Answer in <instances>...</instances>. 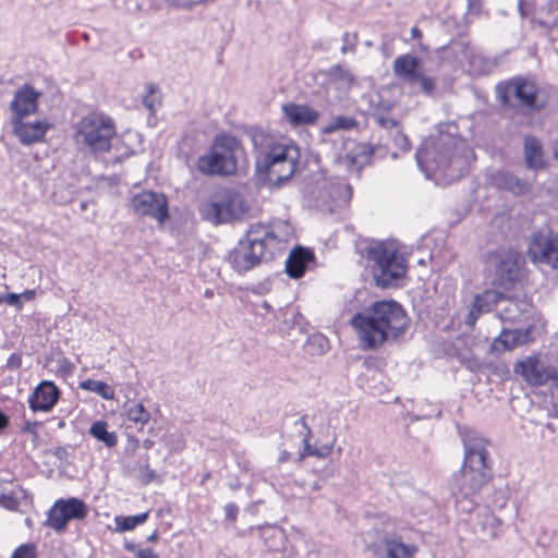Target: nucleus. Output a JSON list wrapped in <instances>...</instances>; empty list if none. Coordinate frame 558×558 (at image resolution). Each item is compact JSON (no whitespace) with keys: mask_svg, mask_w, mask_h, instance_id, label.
I'll return each mask as SVG.
<instances>
[{"mask_svg":"<svg viewBox=\"0 0 558 558\" xmlns=\"http://www.w3.org/2000/svg\"><path fill=\"white\" fill-rule=\"evenodd\" d=\"M464 456L461 469L453 473L449 489L457 508L470 513L476 507L475 498L493 478L487 441L475 432L462 435Z\"/></svg>","mask_w":558,"mask_h":558,"instance_id":"f257e3e1","label":"nucleus"},{"mask_svg":"<svg viewBox=\"0 0 558 558\" xmlns=\"http://www.w3.org/2000/svg\"><path fill=\"white\" fill-rule=\"evenodd\" d=\"M351 325L363 349H376L389 340H398L409 326L403 307L396 301H378L356 313Z\"/></svg>","mask_w":558,"mask_h":558,"instance_id":"f03ea898","label":"nucleus"},{"mask_svg":"<svg viewBox=\"0 0 558 558\" xmlns=\"http://www.w3.org/2000/svg\"><path fill=\"white\" fill-rule=\"evenodd\" d=\"M415 158L427 178L450 183L461 178L466 169L468 147L461 138L440 135L426 141Z\"/></svg>","mask_w":558,"mask_h":558,"instance_id":"7ed1b4c3","label":"nucleus"},{"mask_svg":"<svg viewBox=\"0 0 558 558\" xmlns=\"http://www.w3.org/2000/svg\"><path fill=\"white\" fill-rule=\"evenodd\" d=\"M278 240L267 226L255 225L250 228L230 255V262L239 272L247 271L274 257Z\"/></svg>","mask_w":558,"mask_h":558,"instance_id":"20e7f679","label":"nucleus"},{"mask_svg":"<svg viewBox=\"0 0 558 558\" xmlns=\"http://www.w3.org/2000/svg\"><path fill=\"white\" fill-rule=\"evenodd\" d=\"M300 159L299 148L288 140L274 141L256 158V170L277 184L290 179Z\"/></svg>","mask_w":558,"mask_h":558,"instance_id":"39448f33","label":"nucleus"},{"mask_svg":"<svg viewBox=\"0 0 558 558\" xmlns=\"http://www.w3.org/2000/svg\"><path fill=\"white\" fill-rule=\"evenodd\" d=\"M116 133L114 122L109 116L90 112L74 125L73 141L86 153L105 154L111 149Z\"/></svg>","mask_w":558,"mask_h":558,"instance_id":"423d86ee","label":"nucleus"},{"mask_svg":"<svg viewBox=\"0 0 558 558\" xmlns=\"http://www.w3.org/2000/svg\"><path fill=\"white\" fill-rule=\"evenodd\" d=\"M372 262V275L376 286L388 288L397 284L408 269L405 257L400 254L393 244L375 243L367 250Z\"/></svg>","mask_w":558,"mask_h":558,"instance_id":"0eeeda50","label":"nucleus"},{"mask_svg":"<svg viewBox=\"0 0 558 558\" xmlns=\"http://www.w3.org/2000/svg\"><path fill=\"white\" fill-rule=\"evenodd\" d=\"M247 210V202L233 189L218 190L207 202L199 206L202 218L216 226L240 219Z\"/></svg>","mask_w":558,"mask_h":558,"instance_id":"6e6552de","label":"nucleus"},{"mask_svg":"<svg viewBox=\"0 0 558 558\" xmlns=\"http://www.w3.org/2000/svg\"><path fill=\"white\" fill-rule=\"evenodd\" d=\"M238 142L233 136L219 135L209 153L197 160V169L204 174L230 175L236 170L234 151Z\"/></svg>","mask_w":558,"mask_h":558,"instance_id":"1a4fd4ad","label":"nucleus"},{"mask_svg":"<svg viewBox=\"0 0 558 558\" xmlns=\"http://www.w3.org/2000/svg\"><path fill=\"white\" fill-rule=\"evenodd\" d=\"M527 255L531 262L539 267L558 269V232L547 230L533 233Z\"/></svg>","mask_w":558,"mask_h":558,"instance_id":"9d476101","label":"nucleus"},{"mask_svg":"<svg viewBox=\"0 0 558 558\" xmlns=\"http://www.w3.org/2000/svg\"><path fill=\"white\" fill-rule=\"evenodd\" d=\"M536 93L535 84L522 78H514L497 86L499 99L509 107L536 108Z\"/></svg>","mask_w":558,"mask_h":558,"instance_id":"9b49d317","label":"nucleus"},{"mask_svg":"<svg viewBox=\"0 0 558 558\" xmlns=\"http://www.w3.org/2000/svg\"><path fill=\"white\" fill-rule=\"evenodd\" d=\"M86 515L87 507L83 500L59 499L48 512L47 525L57 532H62L71 520H81Z\"/></svg>","mask_w":558,"mask_h":558,"instance_id":"f8f14e48","label":"nucleus"},{"mask_svg":"<svg viewBox=\"0 0 558 558\" xmlns=\"http://www.w3.org/2000/svg\"><path fill=\"white\" fill-rule=\"evenodd\" d=\"M514 372L533 386L558 385L557 368L551 365H545L536 355L517 362Z\"/></svg>","mask_w":558,"mask_h":558,"instance_id":"ddd939ff","label":"nucleus"},{"mask_svg":"<svg viewBox=\"0 0 558 558\" xmlns=\"http://www.w3.org/2000/svg\"><path fill=\"white\" fill-rule=\"evenodd\" d=\"M130 206L138 216H149L159 223H163L168 217V202L163 194L151 191H143L131 197Z\"/></svg>","mask_w":558,"mask_h":558,"instance_id":"4468645a","label":"nucleus"},{"mask_svg":"<svg viewBox=\"0 0 558 558\" xmlns=\"http://www.w3.org/2000/svg\"><path fill=\"white\" fill-rule=\"evenodd\" d=\"M521 272V257L512 250L499 251L495 255L494 283L510 289L519 280Z\"/></svg>","mask_w":558,"mask_h":558,"instance_id":"2eb2a0df","label":"nucleus"},{"mask_svg":"<svg viewBox=\"0 0 558 558\" xmlns=\"http://www.w3.org/2000/svg\"><path fill=\"white\" fill-rule=\"evenodd\" d=\"M11 124L14 135L25 146L41 143L51 128L46 119L29 121L28 118H11Z\"/></svg>","mask_w":558,"mask_h":558,"instance_id":"dca6fc26","label":"nucleus"},{"mask_svg":"<svg viewBox=\"0 0 558 558\" xmlns=\"http://www.w3.org/2000/svg\"><path fill=\"white\" fill-rule=\"evenodd\" d=\"M344 153L339 154L335 160L336 165L345 168L347 171L359 172L367 163L369 154L365 145L354 141H344Z\"/></svg>","mask_w":558,"mask_h":558,"instance_id":"f3484780","label":"nucleus"},{"mask_svg":"<svg viewBox=\"0 0 558 558\" xmlns=\"http://www.w3.org/2000/svg\"><path fill=\"white\" fill-rule=\"evenodd\" d=\"M41 93L35 90L32 86L25 85L20 88L11 104L10 109L12 111L11 118H28L34 114L38 109V99Z\"/></svg>","mask_w":558,"mask_h":558,"instance_id":"a211bd4d","label":"nucleus"},{"mask_svg":"<svg viewBox=\"0 0 558 558\" xmlns=\"http://www.w3.org/2000/svg\"><path fill=\"white\" fill-rule=\"evenodd\" d=\"M532 340L531 327L525 329H502L498 337L494 339L489 351L497 355L515 349Z\"/></svg>","mask_w":558,"mask_h":558,"instance_id":"6ab92c4d","label":"nucleus"},{"mask_svg":"<svg viewBox=\"0 0 558 558\" xmlns=\"http://www.w3.org/2000/svg\"><path fill=\"white\" fill-rule=\"evenodd\" d=\"M315 183L318 190L324 193L320 197L324 199L328 197L336 205L347 204L352 196L351 186L343 180L326 179L324 173H319V178L315 179Z\"/></svg>","mask_w":558,"mask_h":558,"instance_id":"aec40b11","label":"nucleus"},{"mask_svg":"<svg viewBox=\"0 0 558 558\" xmlns=\"http://www.w3.org/2000/svg\"><path fill=\"white\" fill-rule=\"evenodd\" d=\"M59 399V390L52 381L40 383L28 398L29 408L34 411H50Z\"/></svg>","mask_w":558,"mask_h":558,"instance_id":"412c9836","label":"nucleus"},{"mask_svg":"<svg viewBox=\"0 0 558 558\" xmlns=\"http://www.w3.org/2000/svg\"><path fill=\"white\" fill-rule=\"evenodd\" d=\"M416 547L403 543L399 537L387 535L378 545L379 558H414Z\"/></svg>","mask_w":558,"mask_h":558,"instance_id":"4be33fe9","label":"nucleus"},{"mask_svg":"<svg viewBox=\"0 0 558 558\" xmlns=\"http://www.w3.org/2000/svg\"><path fill=\"white\" fill-rule=\"evenodd\" d=\"M395 75L407 84H414L422 71L420 70V60L410 54H401L395 59L392 64Z\"/></svg>","mask_w":558,"mask_h":558,"instance_id":"5701e85b","label":"nucleus"},{"mask_svg":"<svg viewBox=\"0 0 558 558\" xmlns=\"http://www.w3.org/2000/svg\"><path fill=\"white\" fill-rule=\"evenodd\" d=\"M500 293L495 290H487L475 296L473 305L465 318V324L474 326L481 314L489 312L493 306H499Z\"/></svg>","mask_w":558,"mask_h":558,"instance_id":"b1692460","label":"nucleus"},{"mask_svg":"<svg viewBox=\"0 0 558 558\" xmlns=\"http://www.w3.org/2000/svg\"><path fill=\"white\" fill-rule=\"evenodd\" d=\"M499 302L498 316L501 320L506 322L520 320L530 308V304L526 301L506 299L502 294H500Z\"/></svg>","mask_w":558,"mask_h":558,"instance_id":"393cba45","label":"nucleus"},{"mask_svg":"<svg viewBox=\"0 0 558 558\" xmlns=\"http://www.w3.org/2000/svg\"><path fill=\"white\" fill-rule=\"evenodd\" d=\"M286 118L293 125L313 124L318 119V112L306 105L287 104L282 106Z\"/></svg>","mask_w":558,"mask_h":558,"instance_id":"a878e982","label":"nucleus"},{"mask_svg":"<svg viewBox=\"0 0 558 558\" xmlns=\"http://www.w3.org/2000/svg\"><path fill=\"white\" fill-rule=\"evenodd\" d=\"M312 259L313 253L311 251L303 247L293 250L286 262L287 274L292 278H300Z\"/></svg>","mask_w":558,"mask_h":558,"instance_id":"bb28decb","label":"nucleus"},{"mask_svg":"<svg viewBox=\"0 0 558 558\" xmlns=\"http://www.w3.org/2000/svg\"><path fill=\"white\" fill-rule=\"evenodd\" d=\"M524 161L527 168L536 171L544 167L543 147L534 136L524 137Z\"/></svg>","mask_w":558,"mask_h":558,"instance_id":"cd10ccee","label":"nucleus"},{"mask_svg":"<svg viewBox=\"0 0 558 558\" xmlns=\"http://www.w3.org/2000/svg\"><path fill=\"white\" fill-rule=\"evenodd\" d=\"M495 183L513 195H523L530 191V183L509 172H499L495 178Z\"/></svg>","mask_w":558,"mask_h":558,"instance_id":"c85d7f7f","label":"nucleus"},{"mask_svg":"<svg viewBox=\"0 0 558 558\" xmlns=\"http://www.w3.org/2000/svg\"><path fill=\"white\" fill-rule=\"evenodd\" d=\"M89 434L109 448L114 447L118 442L117 434L114 432H109L108 423L102 420L95 421L92 424Z\"/></svg>","mask_w":558,"mask_h":558,"instance_id":"c756f323","label":"nucleus"},{"mask_svg":"<svg viewBox=\"0 0 558 558\" xmlns=\"http://www.w3.org/2000/svg\"><path fill=\"white\" fill-rule=\"evenodd\" d=\"M149 517V511L138 513L136 515H117L114 518L116 527L114 531L118 533H123L126 531L134 530L137 525L143 524L147 521Z\"/></svg>","mask_w":558,"mask_h":558,"instance_id":"7c9ffc66","label":"nucleus"},{"mask_svg":"<svg viewBox=\"0 0 558 558\" xmlns=\"http://www.w3.org/2000/svg\"><path fill=\"white\" fill-rule=\"evenodd\" d=\"M124 415L128 421L140 425L142 429L150 420V412L142 403H133L125 407Z\"/></svg>","mask_w":558,"mask_h":558,"instance_id":"2f4dec72","label":"nucleus"},{"mask_svg":"<svg viewBox=\"0 0 558 558\" xmlns=\"http://www.w3.org/2000/svg\"><path fill=\"white\" fill-rule=\"evenodd\" d=\"M78 387L83 390L94 392L105 400L114 399V390L105 381L86 379L80 383Z\"/></svg>","mask_w":558,"mask_h":558,"instance_id":"473e14b6","label":"nucleus"},{"mask_svg":"<svg viewBox=\"0 0 558 558\" xmlns=\"http://www.w3.org/2000/svg\"><path fill=\"white\" fill-rule=\"evenodd\" d=\"M146 92L143 95L142 102L144 107L153 114L161 106V96L158 88L153 84L146 85Z\"/></svg>","mask_w":558,"mask_h":558,"instance_id":"72a5a7b5","label":"nucleus"},{"mask_svg":"<svg viewBox=\"0 0 558 558\" xmlns=\"http://www.w3.org/2000/svg\"><path fill=\"white\" fill-rule=\"evenodd\" d=\"M356 125V121L351 117L338 116L332 118L323 129L325 134H330L339 130H350Z\"/></svg>","mask_w":558,"mask_h":558,"instance_id":"f704fd0d","label":"nucleus"},{"mask_svg":"<svg viewBox=\"0 0 558 558\" xmlns=\"http://www.w3.org/2000/svg\"><path fill=\"white\" fill-rule=\"evenodd\" d=\"M470 66L474 74H484L487 73L492 66L494 65L490 60L485 58L480 52H472L470 56Z\"/></svg>","mask_w":558,"mask_h":558,"instance_id":"c9c22d12","label":"nucleus"},{"mask_svg":"<svg viewBox=\"0 0 558 558\" xmlns=\"http://www.w3.org/2000/svg\"><path fill=\"white\" fill-rule=\"evenodd\" d=\"M329 76L337 82L343 83L345 86H352L355 82L351 71L340 64L332 65L329 70Z\"/></svg>","mask_w":558,"mask_h":558,"instance_id":"e433bc0d","label":"nucleus"},{"mask_svg":"<svg viewBox=\"0 0 558 558\" xmlns=\"http://www.w3.org/2000/svg\"><path fill=\"white\" fill-rule=\"evenodd\" d=\"M310 434H311V432H310V429H307V435L305 436V438L303 440L304 441V451L300 456L299 460H302L305 456L327 458L332 451V445H325V446H322L320 448L313 449L308 442Z\"/></svg>","mask_w":558,"mask_h":558,"instance_id":"4c0bfd02","label":"nucleus"},{"mask_svg":"<svg viewBox=\"0 0 558 558\" xmlns=\"http://www.w3.org/2000/svg\"><path fill=\"white\" fill-rule=\"evenodd\" d=\"M307 345L313 354H324L329 350V341L322 333H314L308 338Z\"/></svg>","mask_w":558,"mask_h":558,"instance_id":"58836bf2","label":"nucleus"},{"mask_svg":"<svg viewBox=\"0 0 558 558\" xmlns=\"http://www.w3.org/2000/svg\"><path fill=\"white\" fill-rule=\"evenodd\" d=\"M0 505L9 510H14L19 507V501L13 489L4 488L0 492Z\"/></svg>","mask_w":558,"mask_h":558,"instance_id":"ea45409f","label":"nucleus"},{"mask_svg":"<svg viewBox=\"0 0 558 558\" xmlns=\"http://www.w3.org/2000/svg\"><path fill=\"white\" fill-rule=\"evenodd\" d=\"M342 41H343V45L341 47V52L343 54H345L348 52H353L359 43L357 34L345 32L342 36Z\"/></svg>","mask_w":558,"mask_h":558,"instance_id":"a19ab883","label":"nucleus"},{"mask_svg":"<svg viewBox=\"0 0 558 558\" xmlns=\"http://www.w3.org/2000/svg\"><path fill=\"white\" fill-rule=\"evenodd\" d=\"M501 521L496 515L487 513L483 518L482 526L484 530H488L490 536L496 535L497 529L500 526Z\"/></svg>","mask_w":558,"mask_h":558,"instance_id":"79ce46f5","label":"nucleus"},{"mask_svg":"<svg viewBox=\"0 0 558 558\" xmlns=\"http://www.w3.org/2000/svg\"><path fill=\"white\" fill-rule=\"evenodd\" d=\"M11 558H36L35 547L31 544L21 545L13 551Z\"/></svg>","mask_w":558,"mask_h":558,"instance_id":"37998d69","label":"nucleus"},{"mask_svg":"<svg viewBox=\"0 0 558 558\" xmlns=\"http://www.w3.org/2000/svg\"><path fill=\"white\" fill-rule=\"evenodd\" d=\"M420 83L421 89L426 95H432L435 89L436 80L434 77H429L423 74V72L420 74V77H417V82Z\"/></svg>","mask_w":558,"mask_h":558,"instance_id":"c03bdc74","label":"nucleus"},{"mask_svg":"<svg viewBox=\"0 0 558 558\" xmlns=\"http://www.w3.org/2000/svg\"><path fill=\"white\" fill-rule=\"evenodd\" d=\"M0 303H5L8 305L15 306L19 310L22 307L21 296L16 293H7L0 295Z\"/></svg>","mask_w":558,"mask_h":558,"instance_id":"a18cd8bd","label":"nucleus"},{"mask_svg":"<svg viewBox=\"0 0 558 558\" xmlns=\"http://www.w3.org/2000/svg\"><path fill=\"white\" fill-rule=\"evenodd\" d=\"M395 143L402 150H409L410 149L409 140H408L407 135L403 134L402 132H399V131L397 132V134L395 136Z\"/></svg>","mask_w":558,"mask_h":558,"instance_id":"49530a36","label":"nucleus"},{"mask_svg":"<svg viewBox=\"0 0 558 558\" xmlns=\"http://www.w3.org/2000/svg\"><path fill=\"white\" fill-rule=\"evenodd\" d=\"M238 512H239V508L235 504L229 502L225 506L226 518L233 521V520H235Z\"/></svg>","mask_w":558,"mask_h":558,"instance_id":"de8ad7c7","label":"nucleus"},{"mask_svg":"<svg viewBox=\"0 0 558 558\" xmlns=\"http://www.w3.org/2000/svg\"><path fill=\"white\" fill-rule=\"evenodd\" d=\"M40 426L38 422H29L27 421L23 427V432L31 433L36 435L37 428Z\"/></svg>","mask_w":558,"mask_h":558,"instance_id":"09e8293b","label":"nucleus"},{"mask_svg":"<svg viewBox=\"0 0 558 558\" xmlns=\"http://www.w3.org/2000/svg\"><path fill=\"white\" fill-rule=\"evenodd\" d=\"M136 557L137 558H158L157 554L150 548H145V549L138 550L136 554Z\"/></svg>","mask_w":558,"mask_h":558,"instance_id":"8fccbe9b","label":"nucleus"},{"mask_svg":"<svg viewBox=\"0 0 558 558\" xmlns=\"http://www.w3.org/2000/svg\"><path fill=\"white\" fill-rule=\"evenodd\" d=\"M19 295L21 296V301L23 303L33 300L36 295V292L35 290H26L23 293H20Z\"/></svg>","mask_w":558,"mask_h":558,"instance_id":"3c124183","label":"nucleus"},{"mask_svg":"<svg viewBox=\"0 0 558 558\" xmlns=\"http://www.w3.org/2000/svg\"><path fill=\"white\" fill-rule=\"evenodd\" d=\"M8 365L12 366V367H20L21 365V357L15 355V354H12L9 360H8Z\"/></svg>","mask_w":558,"mask_h":558,"instance_id":"603ef678","label":"nucleus"},{"mask_svg":"<svg viewBox=\"0 0 558 558\" xmlns=\"http://www.w3.org/2000/svg\"><path fill=\"white\" fill-rule=\"evenodd\" d=\"M469 9L472 11H478L481 7V0H468Z\"/></svg>","mask_w":558,"mask_h":558,"instance_id":"864d4df0","label":"nucleus"},{"mask_svg":"<svg viewBox=\"0 0 558 558\" xmlns=\"http://www.w3.org/2000/svg\"><path fill=\"white\" fill-rule=\"evenodd\" d=\"M411 36L414 39H418L422 37V32L418 27L414 26L411 28Z\"/></svg>","mask_w":558,"mask_h":558,"instance_id":"5fc2aeb1","label":"nucleus"},{"mask_svg":"<svg viewBox=\"0 0 558 558\" xmlns=\"http://www.w3.org/2000/svg\"><path fill=\"white\" fill-rule=\"evenodd\" d=\"M289 458H290V453L288 451L283 450V451H281L278 460H279L280 463H282V462L288 461Z\"/></svg>","mask_w":558,"mask_h":558,"instance_id":"6e6d98bb","label":"nucleus"},{"mask_svg":"<svg viewBox=\"0 0 558 558\" xmlns=\"http://www.w3.org/2000/svg\"><path fill=\"white\" fill-rule=\"evenodd\" d=\"M8 425V417L0 412V429L4 428Z\"/></svg>","mask_w":558,"mask_h":558,"instance_id":"4d7b16f0","label":"nucleus"},{"mask_svg":"<svg viewBox=\"0 0 558 558\" xmlns=\"http://www.w3.org/2000/svg\"><path fill=\"white\" fill-rule=\"evenodd\" d=\"M182 448H183V441H182L181 437H178L177 440H175L174 449L175 450H181Z\"/></svg>","mask_w":558,"mask_h":558,"instance_id":"13d9d810","label":"nucleus"},{"mask_svg":"<svg viewBox=\"0 0 558 558\" xmlns=\"http://www.w3.org/2000/svg\"><path fill=\"white\" fill-rule=\"evenodd\" d=\"M158 539L157 531H154L149 536H147L148 542H156Z\"/></svg>","mask_w":558,"mask_h":558,"instance_id":"bf43d9fd","label":"nucleus"},{"mask_svg":"<svg viewBox=\"0 0 558 558\" xmlns=\"http://www.w3.org/2000/svg\"><path fill=\"white\" fill-rule=\"evenodd\" d=\"M554 156L558 160V142H557V144H556V146L554 148Z\"/></svg>","mask_w":558,"mask_h":558,"instance_id":"052dcab7","label":"nucleus"},{"mask_svg":"<svg viewBox=\"0 0 558 558\" xmlns=\"http://www.w3.org/2000/svg\"><path fill=\"white\" fill-rule=\"evenodd\" d=\"M301 423H302V425H303L305 428H307V425H306V423H305V420H304V418H302V420H301Z\"/></svg>","mask_w":558,"mask_h":558,"instance_id":"680f3d73","label":"nucleus"},{"mask_svg":"<svg viewBox=\"0 0 558 558\" xmlns=\"http://www.w3.org/2000/svg\"><path fill=\"white\" fill-rule=\"evenodd\" d=\"M274 533H275L276 535H278V536H281V534H282V533H281V531H274Z\"/></svg>","mask_w":558,"mask_h":558,"instance_id":"e2e57ef3","label":"nucleus"},{"mask_svg":"<svg viewBox=\"0 0 558 558\" xmlns=\"http://www.w3.org/2000/svg\"><path fill=\"white\" fill-rule=\"evenodd\" d=\"M145 447L149 448L150 447V442L149 441H145Z\"/></svg>","mask_w":558,"mask_h":558,"instance_id":"0e129e2a","label":"nucleus"}]
</instances>
